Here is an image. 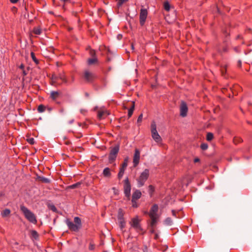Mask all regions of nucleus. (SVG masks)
<instances>
[{
    "label": "nucleus",
    "mask_w": 252,
    "mask_h": 252,
    "mask_svg": "<svg viewBox=\"0 0 252 252\" xmlns=\"http://www.w3.org/2000/svg\"><path fill=\"white\" fill-rule=\"evenodd\" d=\"M180 115L182 117H185L187 115L188 108L187 103L185 101H182L180 105Z\"/></svg>",
    "instance_id": "f8f14e48"
},
{
    "label": "nucleus",
    "mask_w": 252,
    "mask_h": 252,
    "mask_svg": "<svg viewBox=\"0 0 252 252\" xmlns=\"http://www.w3.org/2000/svg\"><path fill=\"white\" fill-rule=\"evenodd\" d=\"M48 208L49 209H50L54 212H57V209L56 208L55 206L53 204H49L48 205Z\"/></svg>",
    "instance_id": "f704fd0d"
},
{
    "label": "nucleus",
    "mask_w": 252,
    "mask_h": 252,
    "mask_svg": "<svg viewBox=\"0 0 252 252\" xmlns=\"http://www.w3.org/2000/svg\"><path fill=\"white\" fill-rule=\"evenodd\" d=\"M240 35H238V38H240Z\"/></svg>",
    "instance_id": "69168bd1"
},
{
    "label": "nucleus",
    "mask_w": 252,
    "mask_h": 252,
    "mask_svg": "<svg viewBox=\"0 0 252 252\" xmlns=\"http://www.w3.org/2000/svg\"><path fill=\"white\" fill-rule=\"evenodd\" d=\"M163 7H164V9L166 11H168L170 10V6L169 3L168 1H165L164 2Z\"/></svg>",
    "instance_id": "7c9ffc66"
},
{
    "label": "nucleus",
    "mask_w": 252,
    "mask_h": 252,
    "mask_svg": "<svg viewBox=\"0 0 252 252\" xmlns=\"http://www.w3.org/2000/svg\"><path fill=\"white\" fill-rule=\"evenodd\" d=\"M22 70L24 76L26 75L27 74V72L26 71V70H25L24 69Z\"/></svg>",
    "instance_id": "6e6d98bb"
},
{
    "label": "nucleus",
    "mask_w": 252,
    "mask_h": 252,
    "mask_svg": "<svg viewBox=\"0 0 252 252\" xmlns=\"http://www.w3.org/2000/svg\"><path fill=\"white\" fill-rule=\"evenodd\" d=\"M158 207L157 204H154L151 207L150 212L149 213V216H158L157 212L158 211Z\"/></svg>",
    "instance_id": "2eb2a0df"
},
{
    "label": "nucleus",
    "mask_w": 252,
    "mask_h": 252,
    "mask_svg": "<svg viewBox=\"0 0 252 252\" xmlns=\"http://www.w3.org/2000/svg\"><path fill=\"white\" fill-rule=\"evenodd\" d=\"M20 210L24 214L25 217L29 221L34 224L37 223V221L35 215L28 208L24 205H21Z\"/></svg>",
    "instance_id": "7ed1b4c3"
},
{
    "label": "nucleus",
    "mask_w": 252,
    "mask_h": 252,
    "mask_svg": "<svg viewBox=\"0 0 252 252\" xmlns=\"http://www.w3.org/2000/svg\"><path fill=\"white\" fill-rule=\"evenodd\" d=\"M141 195L142 194L141 191L139 190H136L133 193L132 195V199L138 200L141 197Z\"/></svg>",
    "instance_id": "aec40b11"
},
{
    "label": "nucleus",
    "mask_w": 252,
    "mask_h": 252,
    "mask_svg": "<svg viewBox=\"0 0 252 252\" xmlns=\"http://www.w3.org/2000/svg\"><path fill=\"white\" fill-rule=\"evenodd\" d=\"M128 160V158H125L120 168H123V169H126V167L127 166Z\"/></svg>",
    "instance_id": "c85d7f7f"
},
{
    "label": "nucleus",
    "mask_w": 252,
    "mask_h": 252,
    "mask_svg": "<svg viewBox=\"0 0 252 252\" xmlns=\"http://www.w3.org/2000/svg\"><path fill=\"white\" fill-rule=\"evenodd\" d=\"M125 169H123V168H120L119 172L118 174V178L119 180H120L123 177Z\"/></svg>",
    "instance_id": "393cba45"
},
{
    "label": "nucleus",
    "mask_w": 252,
    "mask_h": 252,
    "mask_svg": "<svg viewBox=\"0 0 252 252\" xmlns=\"http://www.w3.org/2000/svg\"><path fill=\"white\" fill-rule=\"evenodd\" d=\"M200 148L202 150H206L208 148V145L207 143H202L200 145Z\"/></svg>",
    "instance_id": "4c0bfd02"
},
{
    "label": "nucleus",
    "mask_w": 252,
    "mask_h": 252,
    "mask_svg": "<svg viewBox=\"0 0 252 252\" xmlns=\"http://www.w3.org/2000/svg\"><path fill=\"white\" fill-rule=\"evenodd\" d=\"M19 0H10V1L12 3H16Z\"/></svg>",
    "instance_id": "3c124183"
},
{
    "label": "nucleus",
    "mask_w": 252,
    "mask_h": 252,
    "mask_svg": "<svg viewBox=\"0 0 252 252\" xmlns=\"http://www.w3.org/2000/svg\"><path fill=\"white\" fill-rule=\"evenodd\" d=\"M172 214L173 216H174L175 217L177 218V216H176V212L175 210H172Z\"/></svg>",
    "instance_id": "49530a36"
},
{
    "label": "nucleus",
    "mask_w": 252,
    "mask_h": 252,
    "mask_svg": "<svg viewBox=\"0 0 252 252\" xmlns=\"http://www.w3.org/2000/svg\"><path fill=\"white\" fill-rule=\"evenodd\" d=\"M108 60L110 61V59L109 58H108Z\"/></svg>",
    "instance_id": "774afa93"
},
{
    "label": "nucleus",
    "mask_w": 252,
    "mask_h": 252,
    "mask_svg": "<svg viewBox=\"0 0 252 252\" xmlns=\"http://www.w3.org/2000/svg\"><path fill=\"white\" fill-rule=\"evenodd\" d=\"M148 189H149V193L151 195H152L153 193L155 191V188L152 185H149V187H148Z\"/></svg>",
    "instance_id": "c9c22d12"
},
{
    "label": "nucleus",
    "mask_w": 252,
    "mask_h": 252,
    "mask_svg": "<svg viewBox=\"0 0 252 252\" xmlns=\"http://www.w3.org/2000/svg\"><path fill=\"white\" fill-rule=\"evenodd\" d=\"M141 221V220L139 218L138 216H136L135 217L132 218L129 222V224L130 225L129 229L132 228L139 234H144L145 232L143 231V229L142 227Z\"/></svg>",
    "instance_id": "f03ea898"
},
{
    "label": "nucleus",
    "mask_w": 252,
    "mask_h": 252,
    "mask_svg": "<svg viewBox=\"0 0 252 252\" xmlns=\"http://www.w3.org/2000/svg\"><path fill=\"white\" fill-rule=\"evenodd\" d=\"M241 65H242V62L240 60H239L238 62V65L239 67H241Z\"/></svg>",
    "instance_id": "603ef678"
},
{
    "label": "nucleus",
    "mask_w": 252,
    "mask_h": 252,
    "mask_svg": "<svg viewBox=\"0 0 252 252\" xmlns=\"http://www.w3.org/2000/svg\"><path fill=\"white\" fill-rule=\"evenodd\" d=\"M27 141L31 145H33L34 143V139L32 137L28 138L27 139Z\"/></svg>",
    "instance_id": "58836bf2"
},
{
    "label": "nucleus",
    "mask_w": 252,
    "mask_h": 252,
    "mask_svg": "<svg viewBox=\"0 0 252 252\" xmlns=\"http://www.w3.org/2000/svg\"><path fill=\"white\" fill-rule=\"evenodd\" d=\"M65 223L68 229L71 231L78 232L82 227L81 220L78 217H74V222L71 221L70 219H67L65 220Z\"/></svg>",
    "instance_id": "f257e3e1"
},
{
    "label": "nucleus",
    "mask_w": 252,
    "mask_h": 252,
    "mask_svg": "<svg viewBox=\"0 0 252 252\" xmlns=\"http://www.w3.org/2000/svg\"><path fill=\"white\" fill-rule=\"evenodd\" d=\"M142 119H143V114H141L138 117V119L137 120V123L140 124L142 121ZM139 125H140V124H139Z\"/></svg>",
    "instance_id": "a19ab883"
},
{
    "label": "nucleus",
    "mask_w": 252,
    "mask_h": 252,
    "mask_svg": "<svg viewBox=\"0 0 252 252\" xmlns=\"http://www.w3.org/2000/svg\"><path fill=\"white\" fill-rule=\"evenodd\" d=\"M124 194L128 199L130 196V191H131V184L129 182V179L128 177H126L125 179L124 180Z\"/></svg>",
    "instance_id": "0eeeda50"
},
{
    "label": "nucleus",
    "mask_w": 252,
    "mask_h": 252,
    "mask_svg": "<svg viewBox=\"0 0 252 252\" xmlns=\"http://www.w3.org/2000/svg\"><path fill=\"white\" fill-rule=\"evenodd\" d=\"M37 179L38 181H41V182L44 183H50V180L49 179H48L46 177H44L43 176H37Z\"/></svg>",
    "instance_id": "4be33fe9"
},
{
    "label": "nucleus",
    "mask_w": 252,
    "mask_h": 252,
    "mask_svg": "<svg viewBox=\"0 0 252 252\" xmlns=\"http://www.w3.org/2000/svg\"><path fill=\"white\" fill-rule=\"evenodd\" d=\"M60 0L63 2L64 3H66L70 2L71 0Z\"/></svg>",
    "instance_id": "de8ad7c7"
},
{
    "label": "nucleus",
    "mask_w": 252,
    "mask_h": 252,
    "mask_svg": "<svg viewBox=\"0 0 252 252\" xmlns=\"http://www.w3.org/2000/svg\"><path fill=\"white\" fill-rule=\"evenodd\" d=\"M59 79L61 80L63 83L67 84L68 82L67 79L66 78V77L63 73H60L58 75L53 74L51 77L52 85H56L57 84L58 80Z\"/></svg>",
    "instance_id": "423d86ee"
},
{
    "label": "nucleus",
    "mask_w": 252,
    "mask_h": 252,
    "mask_svg": "<svg viewBox=\"0 0 252 252\" xmlns=\"http://www.w3.org/2000/svg\"><path fill=\"white\" fill-rule=\"evenodd\" d=\"M127 0H119V3L120 4H123V3H124V2H126V1H127Z\"/></svg>",
    "instance_id": "c03bdc74"
},
{
    "label": "nucleus",
    "mask_w": 252,
    "mask_h": 252,
    "mask_svg": "<svg viewBox=\"0 0 252 252\" xmlns=\"http://www.w3.org/2000/svg\"><path fill=\"white\" fill-rule=\"evenodd\" d=\"M131 105L128 110V118H129L131 117L133 114V111L135 108V102L134 101H131Z\"/></svg>",
    "instance_id": "a211bd4d"
},
{
    "label": "nucleus",
    "mask_w": 252,
    "mask_h": 252,
    "mask_svg": "<svg viewBox=\"0 0 252 252\" xmlns=\"http://www.w3.org/2000/svg\"><path fill=\"white\" fill-rule=\"evenodd\" d=\"M148 15L147 9L142 8L140 10L139 15V23L141 26H144Z\"/></svg>",
    "instance_id": "9b49d317"
},
{
    "label": "nucleus",
    "mask_w": 252,
    "mask_h": 252,
    "mask_svg": "<svg viewBox=\"0 0 252 252\" xmlns=\"http://www.w3.org/2000/svg\"><path fill=\"white\" fill-rule=\"evenodd\" d=\"M61 93L59 91H52L50 94V98L53 100H57L60 96Z\"/></svg>",
    "instance_id": "dca6fc26"
},
{
    "label": "nucleus",
    "mask_w": 252,
    "mask_h": 252,
    "mask_svg": "<svg viewBox=\"0 0 252 252\" xmlns=\"http://www.w3.org/2000/svg\"><path fill=\"white\" fill-rule=\"evenodd\" d=\"M244 53H245V55H247V54H248V52H246V51H244Z\"/></svg>",
    "instance_id": "680f3d73"
},
{
    "label": "nucleus",
    "mask_w": 252,
    "mask_h": 252,
    "mask_svg": "<svg viewBox=\"0 0 252 252\" xmlns=\"http://www.w3.org/2000/svg\"><path fill=\"white\" fill-rule=\"evenodd\" d=\"M131 51L132 52H133L134 50V48H129Z\"/></svg>",
    "instance_id": "bf43d9fd"
},
{
    "label": "nucleus",
    "mask_w": 252,
    "mask_h": 252,
    "mask_svg": "<svg viewBox=\"0 0 252 252\" xmlns=\"http://www.w3.org/2000/svg\"><path fill=\"white\" fill-rule=\"evenodd\" d=\"M117 39H118V40H121V39H122V38H123V35H122V34H119L117 35Z\"/></svg>",
    "instance_id": "37998d69"
},
{
    "label": "nucleus",
    "mask_w": 252,
    "mask_h": 252,
    "mask_svg": "<svg viewBox=\"0 0 252 252\" xmlns=\"http://www.w3.org/2000/svg\"><path fill=\"white\" fill-rule=\"evenodd\" d=\"M118 219L120 223V227L121 230H123L126 225V221L125 220L123 214L122 212V210L120 209L118 213Z\"/></svg>",
    "instance_id": "4468645a"
},
{
    "label": "nucleus",
    "mask_w": 252,
    "mask_h": 252,
    "mask_svg": "<svg viewBox=\"0 0 252 252\" xmlns=\"http://www.w3.org/2000/svg\"><path fill=\"white\" fill-rule=\"evenodd\" d=\"M140 153L138 149H136L133 158V167H136L139 163Z\"/></svg>",
    "instance_id": "ddd939ff"
},
{
    "label": "nucleus",
    "mask_w": 252,
    "mask_h": 252,
    "mask_svg": "<svg viewBox=\"0 0 252 252\" xmlns=\"http://www.w3.org/2000/svg\"><path fill=\"white\" fill-rule=\"evenodd\" d=\"M95 246L94 244L90 243L89 246V249L91 251L94 250V249Z\"/></svg>",
    "instance_id": "79ce46f5"
},
{
    "label": "nucleus",
    "mask_w": 252,
    "mask_h": 252,
    "mask_svg": "<svg viewBox=\"0 0 252 252\" xmlns=\"http://www.w3.org/2000/svg\"><path fill=\"white\" fill-rule=\"evenodd\" d=\"M131 47H133V45L132 44H131Z\"/></svg>",
    "instance_id": "0e129e2a"
},
{
    "label": "nucleus",
    "mask_w": 252,
    "mask_h": 252,
    "mask_svg": "<svg viewBox=\"0 0 252 252\" xmlns=\"http://www.w3.org/2000/svg\"><path fill=\"white\" fill-rule=\"evenodd\" d=\"M108 114L106 110H99L97 112V118L98 119L101 120L104 118V116H107Z\"/></svg>",
    "instance_id": "f3484780"
},
{
    "label": "nucleus",
    "mask_w": 252,
    "mask_h": 252,
    "mask_svg": "<svg viewBox=\"0 0 252 252\" xmlns=\"http://www.w3.org/2000/svg\"><path fill=\"white\" fill-rule=\"evenodd\" d=\"M164 222L166 224L168 225H171L172 224V219L169 217L167 218L165 220Z\"/></svg>",
    "instance_id": "473e14b6"
},
{
    "label": "nucleus",
    "mask_w": 252,
    "mask_h": 252,
    "mask_svg": "<svg viewBox=\"0 0 252 252\" xmlns=\"http://www.w3.org/2000/svg\"><path fill=\"white\" fill-rule=\"evenodd\" d=\"M214 138V135L211 132H208L207 134L206 139L208 141H211Z\"/></svg>",
    "instance_id": "2f4dec72"
},
{
    "label": "nucleus",
    "mask_w": 252,
    "mask_h": 252,
    "mask_svg": "<svg viewBox=\"0 0 252 252\" xmlns=\"http://www.w3.org/2000/svg\"><path fill=\"white\" fill-rule=\"evenodd\" d=\"M72 28H68V30L69 31H70L71 30H72Z\"/></svg>",
    "instance_id": "052dcab7"
},
{
    "label": "nucleus",
    "mask_w": 252,
    "mask_h": 252,
    "mask_svg": "<svg viewBox=\"0 0 252 252\" xmlns=\"http://www.w3.org/2000/svg\"><path fill=\"white\" fill-rule=\"evenodd\" d=\"M81 185V182H78L75 184H72L71 185L68 186L67 187L68 189H74L76 188H78L80 187Z\"/></svg>",
    "instance_id": "b1692460"
},
{
    "label": "nucleus",
    "mask_w": 252,
    "mask_h": 252,
    "mask_svg": "<svg viewBox=\"0 0 252 252\" xmlns=\"http://www.w3.org/2000/svg\"><path fill=\"white\" fill-rule=\"evenodd\" d=\"M31 57L32 59V60L34 61V62L36 63V64H38V60L35 57V56L33 52H32L31 53Z\"/></svg>",
    "instance_id": "72a5a7b5"
},
{
    "label": "nucleus",
    "mask_w": 252,
    "mask_h": 252,
    "mask_svg": "<svg viewBox=\"0 0 252 252\" xmlns=\"http://www.w3.org/2000/svg\"><path fill=\"white\" fill-rule=\"evenodd\" d=\"M31 234L33 238H34L35 239H37L39 237V235L36 230H32L31 231Z\"/></svg>",
    "instance_id": "bb28decb"
},
{
    "label": "nucleus",
    "mask_w": 252,
    "mask_h": 252,
    "mask_svg": "<svg viewBox=\"0 0 252 252\" xmlns=\"http://www.w3.org/2000/svg\"><path fill=\"white\" fill-rule=\"evenodd\" d=\"M41 28L38 27H34L32 31V33L35 35H39L41 33Z\"/></svg>",
    "instance_id": "5701e85b"
},
{
    "label": "nucleus",
    "mask_w": 252,
    "mask_h": 252,
    "mask_svg": "<svg viewBox=\"0 0 252 252\" xmlns=\"http://www.w3.org/2000/svg\"><path fill=\"white\" fill-rule=\"evenodd\" d=\"M242 141V138L239 137H235L233 138V142L235 144H238V143H241Z\"/></svg>",
    "instance_id": "c756f323"
},
{
    "label": "nucleus",
    "mask_w": 252,
    "mask_h": 252,
    "mask_svg": "<svg viewBox=\"0 0 252 252\" xmlns=\"http://www.w3.org/2000/svg\"><path fill=\"white\" fill-rule=\"evenodd\" d=\"M221 73L222 76H224L226 72V66L224 65L223 66H221L220 69Z\"/></svg>",
    "instance_id": "e433bc0d"
},
{
    "label": "nucleus",
    "mask_w": 252,
    "mask_h": 252,
    "mask_svg": "<svg viewBox=\"0 0 252 252\" xmlns=\"http://www.w3.org/2000/svg\"><path fill=\"white\" fill-rule=\"evenodd\" d=\"M105 49H106V51H107V52H110L109 48H105Z\"/></svg>",
    "instance_id": "13d9d810"
},
{
    "label": "nucleus",
    "mask_w": 252,
    "mask_h": 252,
    "mask_svg": "<svg viewBox=\"0 0 252 252\" xmlns=\"http://www.w3.org/2000/svg\"><path fill=\"white\" fill-rule=\"evenodd\" d=\"M112 190L114 191V194H116L117 193L118 190L116 189L115 187H113Z\"/></svg>",
    "instance_id": "a18cd8bd"
},
{
    "label": "nucleus",
    "mask_w": 252,
    "mask_h": 252,
    "mask_svg": "<svg viewBox=\"0 0 252 252\" xmlns=\"http://www.w3.org/2000/svg\"><path fill=\"white\" fill-rule=\"evenodd\" d=\"M83 78L87 83H92L96 78V75L88 70L84 71Z\"/></svg>",
    "instance_id": "6e6552de"
},
{
    "label": "nucleus",
    "mask_w": 252,
    "mask_h": 252,
    "mask_svg": "<svg viewBox=\"0 0 252 252\" xmlns=\"http://www.w3.org/2000/svg\"><path fill=\"white\" fill-rule=\"evenodd\" d=\"M149 217L151 220L150 225L151 226V227H154L157 222V220H158V216H149Z\"/></svg>",
    "instance_id": "412c9836"
},
{
    "label": "nucleus",
    "mask_w": 252,
    "mask_h": 252,
    "mask_svg": "<svg viewBox=\"0 0 252 252\" xmlns=\"http://www.w3.org/2000/svg\"><path fill=\"white\" fill-rule=\"evenodd\" d=\"M45 106L43 104H40L38 106L37 111L39 113H42L45 110Z\"/></svg>",
    "instance_id": "cd10ccee"
},
{
    "label": "nucleus",
    "mask_w": 252,
    "mask_h": 252,
    "mask_svg": "<svg viewBox=\"0 0 252 252\" xmlns=\"http://www.w3.org/2000/svg\"><path fill=\"white\" fill-rule=\"evenodd\" d=\"M89 53L91 57L87 60L88 65H91L98 63V61L95 55V51L94 49L90 48Z\"/></svg>",
    "instance_id": "1a4fd4ad"
},
{
    "label": "nucleus",
    "mask_w": 252,
    "mask_h": 252,
    "mask_svg": "<svg viewBox=\"0 0 252 252\" xmlns=\"http://www.w3.org/2000/svg\"><path fill=\"white\" fill-rule=\"evenodd\" d=\"M10 209H5L1 212V216L2 217H6L10 215Z\"/></svg>",
    "instance_id": "a878e982"
},
{
    "label": "nucleus",
    "mask_w": 252,
    "mask_h": 252,
    "mask_svg": "<svg viewBox=\"0 0 252 252\" xmlns=\"http://www.w3.org/2000/svg\"><path fill=\"white\" fill-rule=\"evenodd\" d=\"M149 176V170L145 169L140 175L139 177L136 179L138 187H141L143 186L147 180Z\"/></svg>",
    "instance_id": "39448f33"
},
{
    "label": "nucleus",
    "mask_w": 252,
    "mask_h": 252,
    "mask_svg": "<svg viewBox=\"0 0 252 252\" xmlns=\"http://www.w3.org/2000/svg\"><path fill=\"white\" fill-rule=\"evenodd\" d=\"M102 174L104 177L110 178L111 176V170L109 167H106L103 169Z\"/></svg>",
    "instance_id": "6ab92c4d"
},
{
    "label": "nucleus",
    "mask_w": 252,
    "mask_h": 252,
    "mask_svg": "<svg viewBox=\"0 0 252 252\" xmlns=\"http://www.w3.org/2000/svg\"><path fill=\"white\" fill-rule=\"evenodd\" d=\"M151 131L152 137L156 142L158 143L162 141V138L158 132L157 125L154 121H152L151 124Z\"/></svg>",
    "instance_id": "20e7f679"
},
{
    "label": "nucleus",
    "mask_w": 252,
    "mask_h": 252,
    "mask_svg": "<svg viewBox=\"0 0 252 252\" xmlns=\"http://www.w3.org/2000/svg\"><path fill=\"white\" fill-rule=\"evenodd\" d=\"M234 49H235V51L236 52H239L238 50H239V48H234Z\"/></svg>",
    "instance_id": "4d7b16f0"
},
{
    "label": "nucleus",
    "mask_w": 252,
    "mask_h": 252,
    "mask_svg": "<svg viewBox=\"0 0 252 252\" xmlns=\"http://www.w3.org/2000/svg\"><path fill=\"white\" fill-rule=\"evenodd\" d=\"M24 67H25V66L22 63L20 66H19V68L20 69H21L22 70H24Z\"/></svg>",
    "instance_id": "8fccbe9b"
},
{
    "label": "nucleus",
    "mask_w": 252,
    "mask_h": 252,
    "mask_svg": "<svg viewBox=\"0 0 252 252\" xmlns=\"http://www.w3.org/2000/svg\"><path fill=\"white\" fill-rule=\"evenodd\" d=\"M136 200L135 199H131V202H132V206L133 208H137L138 207V205L137 204L136 202Z\"/></svg>",
    "instance_id": "ea45409f"
},
{
    "label": "nucleus",
    "mask_w": 252,
    "mask_h": 252,
    "mask_svg": "<svg viewBox=\"0 0 252 252\" xmlns=\"http://www.w3.org/2000/svg\"><path fill=\"white\" fill-rule=\"evenodd\" d=\"M64 143H65V144L68 145L70 144L71 142L69 140H67V141H65L64 142Z\"/></svg>",
    "instance_id": "5fc2aeb1"
},
{
    "label": "nucleus",
    "mask_w": 252,
    "mask_h": 252,
    "mask_svg": "<svg viewBox=\"0 0 252 252\" xmlns=\"http://www.w3.org/2000/svg\"><path fill=\"white\" fill-rule=\"evenodd\" d=\"M86 95L87 96H88V95H89L88 94H87V93H86Z\"/></svg>",
    "instance_id": "e2e57ef3"
},
{
    "label": "nucleus",
    "mask_w": 252,
    "mask_h": 252,
    "mask_svg": "<svg viewBox=\"0 0 252 252\" xmlns=\"http://www.w3.org/2000/svg\"><path fill=\"white\" fill-rule=\"evenodd\" d=\"M119 151V146L116 145L114 147L112 148L110 150V152L109 155V161L110 163H112L115 160L117 154Z\"/></svg>",
    "instance_id": "9d476101"
},
{
    "label": "nucleus",
    "mask_w": 252,
    "mask_h": 252,
    "mask_svg": "<svg viewBox=\"0 0 252 252\" xmlns=\"http://www.w3.org/2000/svg\"><path fill=\"white\" fill-rule=\"evenodd\" d=\"M200 161V159L198 158H196L194 159V162H198Z\"/></svg>",
    "instance_id": "09e8293b"
},
{
    "label": "nucleus",
    "mask_w": 252,
    "mask_h": 252,
    "mask_svg": "<svg viewBox=\"0 0 252 252\" xmlns=\"http://www.w3.org/2000/svg\"><path fill=\"white\" fill-rule=\"evenodd\" d=\"M126 52L127 53H129V51H128L126 50Z\"/></svg>",
    "instance_id": "338daca9"
},
{
    "label": "nucleus",
    "mask_w": 252,
    "mask_h": 252,
    "mask_svg": "<svg viewBox=\"0 0 252 252\" xmlns=\"http://www.w3.org/2000/svg\"><path fill=\"white\" fill-rule=\"evenodd\" d=\"M154 227H152V228L150 229V232L151 233H154L155 232V229Z\"/></svg>",
    "instance_id": "864d4df0"
}]
</instances>
